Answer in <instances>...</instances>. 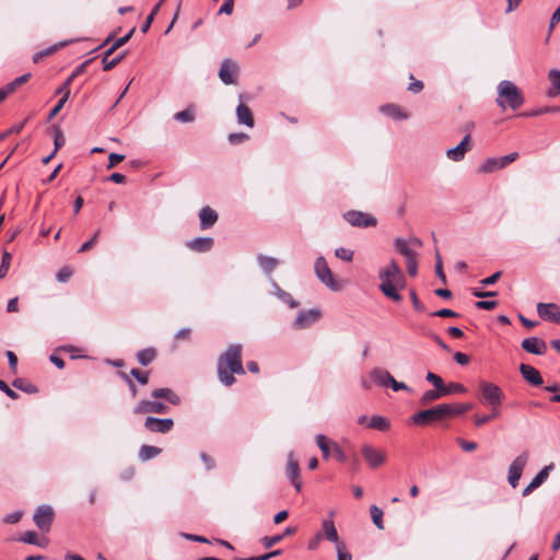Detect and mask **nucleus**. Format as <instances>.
<instances>
[{"label": "nucleus", "instance_id": "nucleus-60", "mask_svg": "<svg viewBox=\"0 0 560 560\" xmlns=\"http://www.w3.org/2000/svg\"><path fill=\"white\" fill-rule=\"evenodd\" d=\"M21 541L32 545H39L37 541V534L35 532H26L22 537Z\"/></svg>", "mask_w": 560, "mask_h": 560}, {"label": "nucleus", "instance_id": "nucleus-30", "mask_svg": "<svg viewBox=\"0 0 560 560\" xmlns=\"http://www.w3.org/2000/svg\"><path fill=\"white\" fill-rule=\"evenodd\" d=\"M68 45V42H60V43H57L52 46H49L48 48L46 49H43L38 52H36L34 56H33V61L34 62H39L43 58L45 57H48L52 54H55L56 51H58L60 48L65 47Z\"/></svg>", "mask_w": 560, "mask_h": 560}, {"label": "nucleus", "instance_id": "nucleus-39", "mask_svg": "<svg viewBox=\"0 0 560 560\" xmlns=\"http://www.w3.org/2000/svg\"><path fill=\"white\" fill-rule=\"evenodd\" d=\"M12 256L9 252H4L1 257V264H0V279H3L11 266Z\"/></svg>", "mask_w": 560, "mask_h": 560}, {"label": "nucleus", "instance_id": "nucleus-64", "mask_svg": "<svg viewBox=\"0 0 560 560\" xmlns=\"http://www.w3.org/2000/svg\"><path fill=\"white\" fill-rule=\"evenodd\" d=\"M281 553V550L278 549V550H273L269 553H266V555H262V556H259V557H252V558H247V559H236V560H268L275 556H278Z\"/></svg>", "mask_w": 560, "mask_h": 560}, {"label": "nucleus", "instance_id": "nucleus-4", "mask_svg": "<svg viewBox=\"0 0 560 560\" xmlns=\"http://www.w3.org/2000/svg\"><path fill=\"white\" fill-rule=\"evenodd\" d=\"M314 271L318 280L332 291L342 289L341 282L337 281L331 272L326 259L322 256L317 257L314 264Z\"/></svg>", "mask_w": 560, "mask_h": 560}, {"label": "nucleus", "instance_id": "nucleus-52", "mask_svg": "<svg viewBox=\"0 0 560 560\" xmlns=\"http://www.w3.org/2000/svg\"><path fill=\"white\" fill-rule=\"evenodd\" d=\"M518 158L517 152L510 153L508 155H503L498 158L501 168H504L509 164L513 163Z\"/></svg>", "mask_w": 560, "mask_h": 560}, {"label": "nucleus", "instance_id": "nucleus-19", "mask_svg": "<svg viewBox=\"0 0 560 560\" xmlns=\"http://www.w3.org/2000/svg\"><path fill=\"white\" fill-rule=\"evenodd\" d=\"M522 348L533 354H545L547 350L546 342L541 339H538L536 337H529L522 341Z\"/></svg>", "mask_w": 560, "mask_h": 560}, {"label": "nucleus", "instance_id": "nucleus-33", "mask_svg": "<svg viewBox=\"0 0 560 560\" xmlns=\"http://www.w3.org/2000/svg\"><path fill=\"white\" fill-rule=\"evenodd\" d=\"M161 452H162V450L156 446L143 445L140 448L139 457L142 460H149V459L154 458L155 456L160 455Z\"/></svg>", "mask_w": 560, "mask_h": 560}, {"label": "nucleus", "instance_id": "nucleus-32", "mask_svg": "<svg viewBox=\"0 0 560 560\" xmlns=\"http://www.w3.org/2000/svg\"><path fill=\"white\" fill-rule=\"evenodd\" d=\"M548 78L552 84V89L548 91L549 96H556L560 93V71L550 70Z\"/></svg>", "mask_w": 560, "mask_h": 560}, {"label": "nucleus", "instance_id": "nucleus-20", "mask_svg": "<svg viewBox=\"0 0 560 560\" xmlns=\"http://www.w3.org/2000/svg\"><path fill=\"white\" fill-rule=\"evenodd\" d=\"M520 372L522 376L533 386H540L544 382L539 371L529 364L522 363L520 365Z\"/></svg>", "mask_w": 560, "mask_h": 560}, {"label": "nucleus", "instance_id": "nucleus-7", "mask_svg": "<svg viewBox=\"0 0 560 560\" xmlns=\"http://www.w3.org/2000/svg\"><path fill=\"white\" fill-rule=\"evenodd\" d=\"M479 388L483 399L491 405L494 409L499 407L504 398V394L501 388L490 382L481 381Z\"/></svg>", "mask_w": 560, "mask_h": 560}, {"label": "nucleus", "instance_id": "nucleus-62", "mask_svg": "<svg viewBox=\"0 0 560 560\" xmlns=\"http://www.w3.org/2000/svg\"><path fill=\"white\" fill-rule=\"evenodd\" d=\"M22 517V512L20 511H16V512H13L11 514H8L4 518H3V522L7 523V524H15L18 523Z\"/></svg>", "mask_w": 560, "mask_h": 560}, {"label": "nucleus", "instance_id": "nucleus-8", "mask_svg": "<svg viewBox=\"0 0 560 560\" xmlns=\"http://www.w3.org/2000/svg\"><path fill=\"white\" fill-rule=\"evenodd\" d=\"M528 462V454L523 452L516 456L509 466L508 481L512 488H516L522 477L523 470Z\"/></svg>", "mask_w": 560, "mask_h": 560}, {"label": "nucleus", "instance_id": "nucleus-48", "mask_svg": "<svg viewBox=\"0 0 560 560\" xmlns=\"http://www.w3.org/2000/svg\"><path fill=\"white\" fill-rule=\"evenodd\" d=\"M425 378H427V381H428V382H430V383H431V384H432L436 389H441V390L443 389V387H444V382H443V380H442L439 375H436V374H434V373H432V372H429V373L427 374Z\"/></svg>", "mask_w": 560, "mask_h": 560}, {"label": "nucleus", "instance_id": "nucleus-18", "mask_svg": "<svg viewBox=\"0 0 560 560\" xmlns=\"http://www.w3.org/2000/svg\"><path fill=\"white\" fill-rule=\"evenodd\" d=\"M237 71V65L230 59H225L221 65L219 77L225 84H233L235 82Z\"/></svg>", "mask_w": 560, "mask_h": 560}, {"label": "nucleus", "instance_id": "nucleus-24", "mask_svg": "<svg viewBox=\"0 0 560 560\" xmlns=\"http://www.w3.org/2000/svg\"><path fill=\"white\" fill-rule=\"evenodd\" d=\"M237 122L249 128L254 127V117L249 107L241 103L236 108Z\"/></svg>", "mask_w": 560, "mask_h": 560}, {"label": "nucleus", "instance_id": "nucleus-2", "mask_svg": "<svg viewBox=\"0 0 560 560\" xmlns=\"http://www.w3.org/2000/svg\"><path fill=\"white\" fill-rule=\"evenodd\" d=\"M378 278L381 280L380 289L387 298L393 301H400L401 295L397 292L398 288H404V273L396 261L390 260L386 266L380 269Z\"/></svg>", "mask_w": 560, "mask_h": 560}, {"label": "nucleus", "instance_id": "nucleus-11", "mask_svg": "<svg viewBox=\"0 0 560 560\" xmlns=\"http://www.w3.org/2000/svg\"><path fill=\"white\" fill-rule=\"evenodd\" d=\"M345 219L348 223H350L352 226H359V228H369V226H375L377 221L374 217H372L369 213L361 212V211H348L345 214Z\"/></svg>", "mask_w": 560, "mask_h": 560}, {"label": "nucleus", "instance_id": "nucleus-15", "mask_svg": "<svg viewBox=\"0 0 560 560\" xmlns=\"http://www.w3.org/2000/svg\"><path fill=\"white\" fill-rule=\"evenodd\" d=\"M470 149H471L470 136L466 135L456 147L451 148L446 151V156L454 162H459L464 159L465 154Z\"/></svg>", "mask_w": 560, "mask_h": 560}, {"label": "nucleus", "instance_id": "nucleus-14", "mask_svg": "<svg viewBox=\"0 0 560 560\" xmlns=\"http://www.w3.org/2000/svg\"><path fill=\"white\" fill-rule=\"evenodd\" d=\"M300 465L299 462L294 458L292 452L288 454V463H287V474L291 480V483L294 486L298 492L302 489V482L300 480Z\"/></svg>", "mask_w": 560, "mask_h": 560}, {"label": "nucleus", "instance_id": "nucleus-59", "mask_svg": "<svg viewBox=\"0 0 560 560\" xmlns=\"http://www.w3.org/2000/svg\"><path fill=\"white\" fill-rule=\"evenodd\" d=\"M458 445L462 447L465 452H472L477 448V443L472 441H466L463 439H457Z\"/></svg>", "mask_w": 560, "mask_h": 560}, {"label": "nucleus", "instance_id": "nucleus-5", "mask_svg": "<svg viewBox=\"0 0 560 560\" xmlns=\"http://www.w3.org/2000/svg\"><path fill=\"white\" fill-rule=\"evenodd\" d=\"M447 408L443 404L436 405L430 409L416 412L410 421L416 425H427L434 421H440L446 418Z\"/></svg>", "mask_w": 560, "mask_h": 560}, {"label": "nucleus", "instance_id": "nucleus-46", "mask_svg": "<svg viewBox=\"0 0 560 560\" xmlns=\"http://www.w3.org/2000/svg\"><path fill=\"white\" fill-rule=\"evenodd\" d=\"M160 7H161V3H158V4L153 8V10L151 11V13L148 15V18H147L145 22L143 23V25H142V27H141V32H142V33H147V32L149 31V28H150V26H151V24H152V22H153V20H154L155 14H156V13L159 12V10H160Z\"/></svg>", "mask_w": 560, "mask_h": 560}, {"label": "nucleus", "instance_id": "nucleus-22", "mask_svg": "<svg viewBox=\"0 0 560 560\" xmlns=\"http://www.w3.org/2000/svg\"><path fill=\"white\" fill-rule=\"evenodd\" d=\"M370 378L373 383L382 387H389L393 376L386 370L375 368L370 372Z\"/></svg>", "mask_w": 560, "mask_h": 560}, {"label": "nucleus", "instance_id": "nucleus-31", "mask_svg": "<svg viewBox=\"0 0 560 560\" xmlns=\"http://www.w3.org/2000/svg\"><path fill=\"white\" fill-rule=\"evenodd\" d=\"M368 427L371 429L380 430V431H387L390 427V423L385 417L373 416L369 420Z\"/></svg>", "mask_w": 560, "mask_h": 560}, {"label": "nucleus", "instance_id": "nucleus-40", "mask_svg": "<svg viewBox=\"0 0 560 560\" xmlns=\"http://www.w3.org/2000/svg\"><path fill=\"white\" fill-rule=\"evenodd\" d=\"M136 31V27H132L125 36L116 39L114 42V44L110 46V48H108V54H113L115 50H117L119 47H121L122 45H125L126 43L129 42V39L131 38V36L133 35Z\"/></svg>", "mask_w": 560, "mask_h": 560}, {"label": "nucleus", "instance_id": "nucleus-21", "mask_svg": "<svg viewBox=\"0 0 560 560\" xmlns=\"http://www.w3.org/2000/svg\"><path fill=\"white\" fill-rule=\"evenodd\" d=\"M552 468V465H548L544 467L529 482L528 486H526L523 490V495L527 497L535 489H537L549 476V471Z\"/></svg>", "mask_w": 560, "mask_h": 560}, {"label": "nucleus", "instance_id": "nucleus-51", "mask_svg": "<svg viewBox=\"0 0 560 560\" xmlns=\"http://www.w3.org/2000/svg\"><path fill=\"white\" fill-rule=\"evenodd\" d=\"M125 159V155L118 154V153H110L108 156V164L106 165L107 170L114 168L117 164L122 162Z\"/></svg>", "mask_w": 560, "mask_h": 560}, {"label": "nucleus", "instance_id": "nucleus-36", "mask_svg": "<svg viewBox=\"0 0 560 560\" xmlns=\"http://www.w3.org/2000/svg\"><path fill=\"white\" fill-rule=\"evenodd\" d=\"M370 513H371V518L374 523V525L378 528V529H383L384 528V522H383V511L376 506V505H372L370 508Z\"/></svg>", "mask_w": 560, "mask_h": 560}, {"label": "nucleus", "instance_id": "nucleus-54", "mask_svg": "<svg viewBox=\"0 0 560 560\" xmlns=\"http://www.w3.org/2000/svg\"><path fill=\"white\" fill-rule=\"evenodd\" d=\"M247 139H248V135H246L244 132H234V133L229 135V141L232 144L242 143V142L246 141Z\"/></svg>", "mask_w": 560, "mask_h": 560}, {"label": "nucleus", "instance_id": "nucleus-41", "mask_svg": "<svg viewBox=\"0 0 560 560\" xmlns=\"http://www.w3.org/2000/svg\"><path fill=\"white\" fill-rule=\"evenodd\" d=\"M467 389L459 383H450L448 385H444L442 393L443 396L455 394V393H466Z\"/></svg>", "mask_w": 560, "mask_h": 560}, {"label": "nucleus", "instance_id": "nucleus-3", "mask_svg": "<svg viewBox=\"0 0 560 560\" xmlns=\"http://www.w3.org/2000/svg\"><path fill=\"white\" fill-rule=\"evenodd\" d=\"M497 91V104L502 109L510 107L511 109L515 110L524 104V97L521 90L509 80L501 81L498 84Z\"/></svg>", "mask_w": 560, "mask_h": 560}, {"label": "nucleus", "instance_id": "nucleus-29", "mask_svg": "<svg viewBox=\"0 0 560 560\" xmlns=\"http://www.w3.org/2000/svg\"><path fill=\"white\" fill-rule=\"evenodd\" d=\"M502 170L498 158H489L485 160L478 167V173L490 174L495 171Z\"/></svg>", "mask_w": 560, "mask_h": 560}, {"label": "nucleus", "instance_id": "nucleus-49", "mask_svg": "<svg viewBox=\"0 0 560 560\" xmlns=\"http://www.w3.org/2000/svg\"><path fill=\"white\" fill-rule=\"evenodd\" d=\"M195 118L194 113L190 109H185L176 113L175 119L182 122L192 121Z\"/></svg>", "mask_w": 560, "mask_h": 560}, {"label": "nucleus", "instance_id": "nucleus-27", "mask_svg": "<svg viewBox=\"0 0 560 560\" xmlns=\"http://www.w3.org/2000/svg\"><path fill=\"white\" fill-rule=\"evenodd\" d=\"M381 112L396 120L407 119L409 115L401 107L395 104H387L381 107Z\"/></svg>", "mask_w": 560, "mask_h": 560}, {"label": "nucleus", "instance_id": "nucleus-12", "mask_svg": "<svg viewBox=\"0 0 560 560\" xmlns=\"http://www.w3.org/2000/svg\"><path fill=\"white\" fill-rule=\"evenodd\" d=\"M320 311L308 310L301 312L293 323V328L301 330L310 327L320 318Z\"/></svg>", "mask_w": 560, "mask_h": 560}, {"label": "nucleus", "instance_id": "nucleus-34", "mask_svg": "<svg viewBox=\"0 0 560 560\" xmlns=\"http://www.w3.org/2000/svg\"><path fill=\"white\" fill-rule=\"evenodd\" d=\"M156 352L153 348L143 349L138 352L137 359L140 364L148 365L155 359Z\"/></svg>", "mask_w": 560, "mask_h": 560}, {"label": "nucleus", "instance_id": "nucleus-44", "mask_svg": "<svg viewBox=\"0 0 560 560\" xmlns=\"http://www.w3.org/2000/svg\"><path fill=\"white\" fill-rule=\"evenodd\" d=\"M336 257L345 261H351L353 259V252L351 249L339 247L335 250Z\"/></svg>", "mask_w": 560, "mask_h": 560}, {"label": "nucleus", "instance_id": "nucleus-37", "mask_svg": "<svg viewBox=\"0 0 560 560\" xmlns=\"http://www.w3.org/2000/svg\"><path fill=\"white\" fill-rule=\"evenodd\" d=\"M443 397V393L441 389L427 390L420 398L421 405H429L430 402L440 399Z\"/></svg>", "mask_w": 560, "mask_h": 560}, {"label": "nucleus", "instance_id": "nucleus-35", "mask_svg": "<svg viewBox=\"0 0 560 560\" xmlns=\"http://www.w3.org/2000/svg\"><path fill=\"white\" fill-rule=\"evenodd\" d=\"M112 54H108V50L105 52L103 59H102V63H103V69L105 71H108L110 69H113L116 65H118L125 57V54H121V55H118L116 56L115 58H109Z\"/></svg>", "mask_w": 560, "mask_h": 560}, {"label": "nucleus", "instance_id": "nucleus-10", "mask_svg": "<svg viewBox=\"0 0 560 560\" xmlns=\"http://www.w3.org/2000/svg\"><path fill=\"white\" fill-rule=\"evenodd\" d=\"M34 522L42 532H49L52 520L54 510L49 505L39 506L34 514Z\"/></svg>", "mask_w": 560, "mask_h": 560}, {"label": "nucleus", "instance_id": "nucleus-58", "mask_svg": "<svg viewBox=\"0 0 560 560\" xmlns=\"http://www.w3.org/2000/svg\"><path fill=\"white\" fill-rule=\"evenodd\" d=\"M283 538V535H275V536H267L262 538V544L266 548H270L273 545L280 542Z\"/></svg>", "mask_w": 560, "mask_h": 560}, {"label": "nucleus", "instance_id": "nucleus-47", "mask_svg": "<svg viewBox=\"0 0 560 560\" xmlns=\"http://www.w3.org/2000/svg\"><path fill=\"white\" fill-rule=\"evenodd\" d=\"M443 406L447 408L446 418L464 413V408H462V404H443Z\"/></svg>", "mask_w": 560, "mask_h": 560}, {"label": "nucleus", "instance_id": "nucleus-45", "mask_svg": "<svg viewBox=\"0 0 560 560\" xmlns=\"http://www.w3.org/2000/svg\"><path fill=\"white\" fill-rule=\"evenodd\" d=\"M30 75H31L30 73H26V74H23V75L16 78L14 81H12L10 84H8L7 88H3L4 91H9V94H10L11 92H13L16 89V86L25 83L28 80Z\"/></svg>", "mask_w": 560, "mask_h": 560}, {"label": "nucleus", "instance_id": "nucleus-63", "mask_svg": "<svg viewBox=\"0 0 560 560\" xmlns=\"http://www.w3.org/2000/svg\"><path fill=\"white\" fill-rule=\"evenodd\" d=\"M497 305V301H478L476 303V307L479 310H493Z\"/></svg>", "mask_w": 560, "mask_h": 560}, {"label": "nucleus", "instance_id": "nucleus-26", "mask_svg": "<svg viewBox=\"0 0 560 560\" xmlns=\"http://www.w3.org/2000/svg\"><path fill=\"white\" fill-rule=\"evenodd\" d=\"M213 240L211 237H197L188 242L187 246L199 253L208 252L212 248Z\"/></svg>", "mask_w": 560, "mask_h": 560}, {"label": "nucleus", "instance_id": "nucleus-17", "mask_svg": "<svg viewBox=\"0 0 560 560\" xmlns=\"http://www.w3.org/2000/svg\"><path fill=\"white\" fill-rule=\"evenodd\" d=\"M167 406L156 400H141L135 408V413H166Z\"/></svg>", "mask_w": 560, "mask_h": 560}, {"label": "nucleus", "instance_id": "nucleus-56", "mask_svg": "<svg viewBox=\"0 0 560 560\" xmlns=\"http://www.w3.org/2000/svg\"><path fill=\"white\" fill-rule=\"evenodd\" d=\"M278 296L287 304H289L290 307H296L298 302L294 301V299L291 296V294L278 289Z\"/></svg>", "mask_w": 560, "mask_h": 560}, {"label": "nucleus", "instance_id": "nucleus-55", "mask_svg": "<svg viewBox=\"0 0 560 560\" xmlns=\"http://www.w3.org/2000/svg\"><path fill=\"white\" fill-rule=\"evenodd\" d=\"M12 385L15 387V388H19V389H22L26 393H34L36 392L35 387L31 384H24V381L21 380V378H16L15 381H13Z\"/></svg>", "mask_w": 560, "mask_h": 560}, {"label": "nucleus", "instance_id": "nucleus-50", "mask_svg": "<svg viewBox=\"0 0 560 560\" xmlns=\"http://www.w3.org/2000/svg\"><path fill=\"white\" fill-rule=\"evenodd\" d=\"M336 551L338 556V560H352V556L347 551L346 545L343 542L338 544L336 546Z\"/></svg>", "mask_w": 560, "mask_h": 560}, {"label": "nucleus", "instance_id": "nucleus-13", "mask_svg": "<svg viewBox=\"0 0 560 560\" xmlns=\"http://www.w3.org/2000/svg\"><path fill=\"white\" fill-rule=\"evenodd\" d=\"M537 313L542 319L553 322L560 325V307L557 304L538 303Z\"/></svg>", "mask_w": 560, "mask_h": 560}, {"label": "nucleus", "instance_id": "nucleus-43", "mask_svg": "<svg viewBox=\"0 0 560 560\" xmlns=\"http://www.w3.org/2000/svg\"><path fill=\"white\" fill-rule=\"evenodd\" d=\"M396 248L399 250L401 255L406 257V259L416 256L415 253L409 248L407 243L402 240L396 241Z\"/></svg>", "mask_w": 560, "mask_h": 560}, {"label": "nucleus", "instance_id": "nucleus-23", "mask_svg": "<svg viewBox=\"0 0 560 560\" xmlns=\"http://www.w3.org/2000/svg\"><path fill=\"white\" fill-rule=\"evenodd\" d=\"M319 534L323 535V538L334 542L336 546L342 542L339 540L337 528L331 520H324L322 522V532Z\"/></svg>", "mask_w": 560, "mask_h": 560}, {"label": "nucleus", "instance_id": "nucleus-16", "mask_svg": "<svg viewBox=\"0 0 560 560\" xmlns=\"http://www.w3.org/2000/svg\"><path fill=\"white\" fill-rule=\"evenodd\" d=\"M144 427L151 432L167 433L174 427L173 419H159L148 417L144 422Z\"/></svg>", "mask_w": 560, "mask_h": 560}, {"label": "nucleus", "instance_id": "nucleus-1", "mask_svg": "<svg viewBox=\"0 0 560 560\" xmlns=\"http://www.w3.org/2000/svg\"><path fill=\"white\" fill-rule=\"evenodd\" d=\"M217 370L220 382L225 386H231L235 383L233 374L244 375L242 346H229L225 352L219 357Z\"/></svg>", "mask_w": 560, "mask_h": 560}, {"label": "nucleus", "instance_id": "nucleus-28", "mask_svg": "<svg viewBox=\"0 0 560 560\" xmlns=\"http://www.w3.org/2000/svg\"><path fill=\"white\" fill-rule=\"evenodd\" d=\"M153 398H164L167 401H170L173 405H178L180 399L178 395H176L172 389L170 388H159L152 392Z\"/></svg>", "mask_w": 560, "mask_h": 560}, {"label": "nucleus", "instance_id": "nucleus-38", "mask_svg": "<svg viewBox=\"0 0 560 560\" xmlns=\"http://www.w3.org/2000/svg\"><path fill=\"white\" fill-rule=\"evenodd\" d=\"M258 261L260 267L267 272H271L278 265L277 259L273 257L259 256Z\"/></svg>", "mask_w": 560, "mask_h": 560}, {"label": "nucleus", "instance_id": "nucleus-53", "mask_svg": "<svg viewBox=\"0 0 560 560\" xmlns=\"http://www.w3.org/2000/svg\"><path fill=\"white\" fill-rule=\"evenodd\" d=\"M130 374L139 382L141 383L142 385H145L148 384V381H149V376H148V373L145 372H142L138 369H132Z\"/></svg>", "mask_w": 560, "mask_h": 560}, {"label": "nucleus", "instance_id": "nucleus-61", "mask_svg": "<svg viewBox=\"0 0 560 560\" xmlns=\"http://www.w3.org/2000/svg\"><path fill=\"white\" fill-rule=\"evenodd\" d=\"M72 276V271L69 267L61 268L57 273V280L60 282H66Z\"/></svg>", "mask_w": 560, "mask_h": 560}, {"label": "nucleus", "instance_id": "nucleus-6", "mask_svg": "<svg viewBox=\"0 0 560 560\" xmlns=\"http://www.w3.org/2000/svg\"><path fill=\"white\" fill-rule=\"evenodd\" d=\"M315 441L325 459H328L334 454L339 462L345 463L347 460V455L341 447L326 435L317 434Z\"/></svg>", "mask_w": 560, "mask_h": 560}, {"label": "nucleus", "instance_id": "nucleus-25", "mask_svg": "<svg viewBox=\"0 0 560 560\" xmlns=\"http://www.w3.org/2000/svg\"><path fill=\"white\" fill-rule=\"evenodd\" d=\"M200 226L201 229L211 228L218 220L217 212L210 207H205L199 212Z\"/></svg>", "mask_w": 560, "mask_h": 560}, {"label": "nucleus", "instance_id": "nucleus-57", "mask_svg": "<svg viewBox=\"0 0 560 560\" xmlns=\"http://www.w3.org/2000/svg\"><path fill=\"white\" fill-rule=\"evenodd\" d=\"M407 271L411 277L417 275L418 262L416 256L406 259Z\"/></svg>", "mask_w": 560, "mask_h": 560}, {"label": "nucleus", "instance_id": "nucleus-42", "mask_svg": "<svg viewBox=\"0 0 560 560\" xmlns=\"http://www.w3.org/2000/svg\"><path fill=\"white\" fill-rule=\"evenodd\" d=\"M52 132H54V144H55L54 153H56L65 144L66 139H65V136L59 127H54Z\"/></svg>", "mask_w": 560, "mask_h": 560}, {"label": "nucleus", "instance_id": "nucleus-9", "mask_svg": "<svg viewBox=\"0 0 560 560\" xmlns=\"http://www.w3.org/2000/svg\"><path fill=\"white\" fill-rule=\"evenodd\" d=\"M361 454L366 464L373 469L382 466L387 458L385 451L378 450L370 444H363L361 446Z\"/></svg>", "mask_w": 560, "mask_h": 560}]
</instances>
